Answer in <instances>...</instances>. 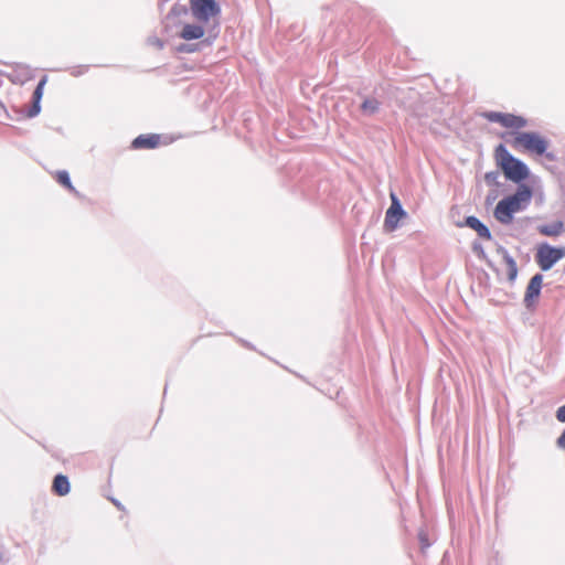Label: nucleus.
Wrapping results in <instances>:
<instances>
[{
  "mask_svg": "<svg viewBox=\"0 0 565 565\" xmlns=\"http://www.w3.org/2000/svg\"><path fill=\"white\" fill-rule=\"evenodd\" d=\"M55 179L56 181L62 184L63 186H65L66 189H68L70 191H75L71 180H70V175L66 171H57L55 173Z\"/></svg>",
  "mask_w": 565,
  "mask_h": 565,
  "instance_id": "nucleus-17",
  "label": "nucleus"
},
{
  "mask_svg": "<svg viewBox=\"0 0 565 565\" xmlns=\"http://www.w3.org/2000/svg\"><path fill=\"white\" fill-rule=\"evenodd\" d=\"M537 231L541 235L556 237L564 232V224L561 221L551 224H543L537 227Z\"/></svg>",
  "mask_w": 565,
  "mask_h": 565,
  "instance_id": "nucleus-14",
  "label": "nucleus"
},
{
  "mask_svg": "<svg viewBox=\"0 0 565 565\" xmlns=\"http://www.w3.org/2000/svg\"><path fill=\"white\" fill-rule=\"evenodd\" d=\"M516 151L530 154H545L548 160H554V154L546 152L548 141L537 132H510L502 136Z\"/></svg>",
  "mask_w": 565,
  "mask_h": 565,
  "instance_id": "nucleus-1",
  "label": "nucleus"
},
{
  "mask_svg": "<svg viewBox=\"0 0 565 565\" xmlns=\"http://www.w3.org/2000/svg\"><path fill=\"white\" fill-rule=\"evenodd\" d=\"M482 117L491 122H498L504 128L509 129H522L526 126V120L521 116L513 114L487 111L482 114Z\"/></svg>",
  "mask_w": 565,
  "mask_h": 565,
  "instance_id": "nucleus-6",
  "label": "nucleus"
},
{
  "mask_svg": "<svg viewBox=\"0 0 565 565\" xmlns=\"http://www.w3.org/2000/svg\"><path fill=\"white\" fill-rule=\"evenodd\" d=\"M204 24L186 23L183 25L179 36L185 41L198 40L204 36Z\"/></svg>",
  "mask_w": 565,
  "mask_h": 565,
  "instance_id": "nucleus-11",
  "label": "nucleus"
},
{
  "mask_svg": "<svg viewBox=\"0 0 565 565\" xmlns=\"http://www.w3.org/2000/svg\"><path fill=\"white\" fill-rule=\"evenodd\" d=\"M46 83H47V76L44 75L41 78V81L39 82L36 88L33 92V97H32L33 98V105H32V108L29 111V116L30 117L36 116L40 113V110H41L40 102L42 99L44 86H45Z\"/></svg>",
  "mask_w": 565,
  "mask_h": 565,
  "instance_id": "nucleus-12",
  "label": "nucleus"
},
{
  "mask_svg": "<svg viewBox=\"0 0 565 565\" xmlns=\"http://www.w3.org/2000/svg\"><path fill=\"white\" fill-rule=\"evenodd\" d=\"M556 418L561 423H565V404L556 411Z\"/></svg>",
  "mask_w": 565,
  "mask_h": 565,
  "instance_id": "nucleus-18",
  "label": "nucleus"
},
{
  "mask_svg": "<svg viewBox=\"0 0 565 565\" xmlns=\"http://www.w3.org/2000/svg\"><path fill=\"white\" fill-rule=\"evenodd\" d=\"M532 192L526 185H521L518 191L499 201L494 209V217L502 224H510L513 214L523 210L531 201Z\"/></svg>",
  "mask_w": 565,
  "mask_h": 565,
  "instance_id": "nucleus-2",
  "label": "nucleus"
},
{
  "mask_svg": "<svg viewBox=\"0 0 565 565\" xmlns=\"http://www.w3.org/2000/svg\"><path fill=\"white\" fill-rule=\"evenodd\" d=\"M495 159L507 179L520 182L527 178V167L522 161L514 158L503 145H499L495 148Z\"/></svg>",
  "mask_w": 565,
  "mask_h": 565,
  "instance_id": "nucleus-3",
  "label": "nucleus"
},
{
  "mask_svg": "<svg viewBox=\"0 0 565 565\" xmlns=\"http://www.w3.org/2000/svg\"><path fill=\"white\" fill-rule=\"evenodd\" d=\"M499 253L502 256V268H499L498 273L504 276L509 281H513L518 275L516 263L504 248H500Z\"/></svg>",
  "mask_w": 565,
  "mask_h": 565,
  "instance_id": "nucleus-8",
  "label": "nucleus"
},
{
  "mask_svg": "<svg viewBox=\"0 0 565 565\" xmlns=\"http://www.w3.org/2000/svg\"><path fill=\"white\" fill-rule=\"evenodd\" d=\"M179 51H180V52H192L193 50H192V49H189V47H188V45H184V44H183V45H181V46L179 47Z\"/></svg>",
  "mask_w": 565,
  "mask_h": 565,
  "instance_id": "nucleus-19",
  "label": "nucleus"
},
{
  "mask_svg": "<svg viewBox=\"0 0 565 565\" xmlns=\"http://www.w3.org/2000/svg\"><path fill=\"white\" fill-rule=\"evenodd\" d=\"M565 257V247H554L547 243L540 244L535 253V262L537 266L546 271L550 270L557 262Z\"/></svg>",
  "mask_w": 565,
  "mask_h": 565,
  "instance_id": "nucleus-4",
  "label": "nucleus"
},
{
  "mask_svg": "<svg viewBox=\"0 0 565 565\" xmlns=\"http://www.w3.org/2000/svg\"><path fill=\"white\" fill-rule=\"evenodd\" d=\"M466 224L475 230L478 235L484 239H491V233L489 231V228L483 224L481 223L476 216H468L466 218Z\"/></svg>",
  "mask_w": 565,
  "mask_h": 565,
  "instance_id": "nucleus-15",
  "label": "nucleus"
},
{
  "mask_svg": "<svg viewBox=\"0 0 565 565\" xmlns=\"http://www.w3.org/2000/svg\"><path fill=\"white\" fill-rule=\"evenodd\" d=\"M190 10L199 23L207 24L221 13V8L215 0H190Z\"/></svg>",
  "mask_w": 565,
  "mask_h": 565,
  "instance_id": "nucleus-5",
  "label": "nucleus"
},
{
  "mask_svg": "<svg viewBox=\"0 0 565 565\" xmlns=\"http://www.w3.org/2000/svg\"><path fill=\"white\" fill-rule=\"evenodd\" d=\"M391 200L392 204L387 209L384 218V230L386 232L395 231L398 226L399 221L406 216V213L403 210L397 196L393 192L391 193Z\"/></svg>",
  "mask_w": 565,
  "mask_h": 565,
  "instance_id": "nucleus-7",
  "label": "nucleus"
},
{
  "mask_svg": "<svg viewBox=\"0 0 565 565\" xmlns=\"http://www.w3.org/2000/svg\"><path fill=\"white\" fill-rule=\"evenodd\" d=\"M380 109V102L376 98H366L362 105L361 110L365 115H373Z\"/></svg>",
  "mask_w": 565,
  "mask_h": 565,
  "instance_id": "nucleus-16",
  "label": "nucleus"
},
{
  "mask_svg": "<svg viewBox=\"0 0 565 565\" xmlns=\"http://www.w3.org/2000/svg\"><path fill=\"white\" fill-rule=\"evenodd\" d=\"M162 143V136L159 134L139 135L134 139L131 146L134 149H156Z\"/></svg>",
  "mask_w": 565,
  "mask_h": 565,
  "instance_id": "nucleus-9",
  "label": "nucleus"
},
{
  "mask_svg": "<svg viewBox=\"0 0 565 565\" xmlns=\"http://www.w3.org/2000/svg\"><path fill=\"white\" fill-rule=\"evenodd\" d=\"M70 490L68 478L64 475H56L52 483V491L58 497H64L70 493Z\"/></svg>",
  "mask_w": 565,
  "mask_h": 565,
  "instance_id": "nucleus-13",
  "label": "nucleus"
},
{
  "mask_svg": "<svg viewBox=\"0 0 565 565\" xmlns=\"http://www.w3.org/2000/svg\"><path fill=\"white\" fill-rule=\"evenodd\" d=\"M543 276L541 274H536L530 279V282L526 287L524 295V302L526 303L527 307H530L537 300L541 292Z\"/></svg>",
  "mask_w": 565,
  "mask_h": 565,
  "instance_id": "nucleus-10",
  "label": "nucleus"
}]
</instances>
